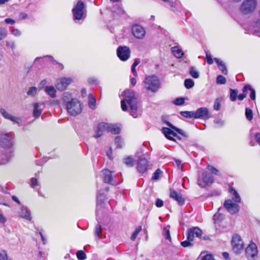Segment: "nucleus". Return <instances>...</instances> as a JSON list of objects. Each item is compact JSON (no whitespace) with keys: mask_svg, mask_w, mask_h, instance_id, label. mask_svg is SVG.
I'll list each match as a JSON object with an SVG mask.
<instances>
[{"mask_svg":"<svg viewBox=\"0 0 260 260\" xmlns=\"http://www.w3.org/2000/svg\"><path fill=\"white\" fill-rule=\"evenodd\" d=\"M220 209L219 208V210H218V211L214 214V216H213V219L214 220H218L219 219V218H220V213H219V211H220Z\"/></svg>","mask_w":260,"mask_h":260,"instance_id":"052dcab7","label":"nucleus"},{"mask_svg":"<svg viewBox=\"0 0 260 260\" xmlns=\"http://www.w3.org/2000/svg\"><path fill=\"white\" fill-rule=\"evenodd\" d=\"M96 101L92 94H89L88 95V105L92 109L95 108Z\"/></svg>","mask_w":260,"mask_h":260,"instance_id":"cd10ccee","label":"nucleus"},{"mask_svg":"<svg viewBox=\"0 0 260 260\" xmlns=\"http://www.w3.org/2000/svg\"><path fill=\"white\" fill-rule=\"evenodd\" d=\"M194 85V81L191 79H186L184 81V85L187 89L192 88Z\"/></svg>","mask_w":260,"mask_h":260,"instance_id":"7c9ffc66","label":"nucleus"},{"mask_svg":"<svg viewBox=\"0 0 260 260\" xmlns=\"http://www.w3.org/2000/svg\"><path fill=\"white\" fill-rule=\"evenodd\" d=\"M30 181H31V185H31V186L32 187H35V186L38 185V183H37L38 181H37V179L36 178H32L31 179Z\"/></svg>","mask_w":260,"mask_h":260,"instance_id":"5fc2aeb1","label":"nucleus"},{"mask_svg":"<svg viewBox=\"0 0 260 260\" xmlns=\"http://www.w3.org/2000/svg\"><path fill=\"white\" fill-rule=\"evenodd\" d=\"M171 51L174 56L177 58H181L183 55L182 49L179 46H174L172 47Z\"/></svg>","mask_w":260,"mask_h":260,"instance_id":"5701e85b","label":"nucleus"},{"mask_svg":"<svg viewBox=\"0 0 260 260\" xmlns=\"http://www.w3.org/2000/svg\"><path fill=\"white\" fill-rule=\"evenodd\" d=\"M6 45L7 47H8L12 49H14L15 46V42L14 41H7Z\"/></svg>","mask_w":260,"mask_h":260,"instance_id":"864d4df0","label":"nucleus"},{"mask_svg":"<svg viewBox=\"0 0 260 260\" xmlns=\"http://www.w3.org/2000/svg\"><path fill=\"white\" fill-rule=\"evenodd\" d=\"M117 54L120 60L126 61L130 57L131 50L127 46H119L117 49Z\"/></svg>","mask_w":260,"mask_h":260,"instance_id":"9d476101","label":"nucleus"},{"mask_svg":"<svg viewBox=\"0 0 260 260\" xmlns=\"http://www.w3.org/2000/svg\"><path fill=\"white\" fill-rule=\"evenodd\" d=\"M123 162L127 167H133L134 165V159L132 156H127L123 158Z\"/></svg>","mask_w":260,"mask_h":260,"instance_id":"bb28decb","label":"nucleus"},{"mask_svg":"<svg viewBox=\"0 0 260 260\" xmlns=\"http://www.w3.org/2000/svg\"><path fill=\"white\" fill-rule=\"evenodd\" d=\"M246 254L249 260H253L258 252L256 245L251 242L246 248Z\"/></svg>","mask_w":260,"mask_h":260,"instance_id":"ddd939ff","label":"nucleus"},{"mask_svg":"<svg viewBox=\"0 0 260 260\" xmlns=\"http://www.w3.org/2000/svg\"><path fill=\"white\" fill-rule=\"evenodd\" d=\"M208 169L209 171H210L213 174L215 175H218V171L213 166H208Z\"/></svg>","mask_w":260,"mask_h":260,"instance_id":"8fccbe9b","label":"nucleus"},{"mask_svg":"<svg viewBox=\"0 0 260 260\" xmlns=\"http://www.w3.org/2000/svg\"><path fill=\"white\" fill-rule=\"evenodd\" d=\"M230 192L233 196L232 200H227L224 202L225 208L232 214L237 213L239 211V206L241 198L237 192L233 188H230Z\"/></svg>","mask_w":260,"mask_h":260,"instance_id":"7ed1b4c3","label":"nucleus"},{"mask_svg":"<svg viewBox=\"0 0 260 260\" xmlns=\"http://www.w3.org/2000/svg\"><path fill=\"white\" fill-rule=\"evenodd\" d=\"M145 88L148 90L155 92L160 88L159 81L155 76H147L144 81Z\"/></svg>","mask_w":260,"mask_h":260,"instance_id":"39448f33","label":"nucleus"},{"mask_svg":"<svg viewBox=\"0 0 260 260\" xmlns=\"http://www.w3.org/2000/svg\"><path fill=\"white\" fill-rule=\"evenodd\" d=\"M63 104L65 105L69 114L75 116L79 115L82 111V106L80 101L73 98L72 94L68 92L63 93L62 96Z\"/></svg>","mask_w":260,"mask_h":260,"instance_id":"f03ea898","label":"nucleus"},{"mask_svg":"<svg viewBox=\"0 0 260 260\" xmlns=\"http://www.w3.org/2000/svg\"><path fill=\"white\" fill-rule=\"evenodd\" d=\"M162 132L165 137L170 140L174 141L173 137H177V134L168 127H163L162 128Z\"/></svg>","mask_w":260,"mask_h":260,"instance_id":"aec40b11","label":"nucleus"},{"mask_svg":"<svg viewBox=\"0 0 260 260\" xmlns=\"http://www.w3.org/2000/svg\"><path fill=\"white\" fill-rule=\"evenodd\" d=\"M74 20H80L86 16L85 5L81 1H78L72 10Z\"/></svg>","mask_w":260,"mask_h":260,"instance_id":"0eeeda50","label":"nucleus"},{"mask_svg":"<svg viewBox=\"0 0 260 260\" xmlns=\"http://www.w3.org/2000/svg\"><path fill=\"white\" fill-rule=\"evenodd\" d=\"M214 122L217 124H218L219 125H223L224 124V122L221 119H215L214 120Z\"/></svg>","mask_w":260,"mask_h":260,"instance_id":"680f3d73","label":"nucleus"},{"mask_svg":"<svg viewBox=\"0 0 260 260\" xmlns=\"http://www.w3.org/2000/svg\"><path fill=\"white\" fill-rule=\"evenodd\" d=\"M257 5V0H244L240 6V9L243 14H249L255 10Z\"/></svg>","mask_w":260,"mask_h":260,"instance_id":"423d86ee","label":"nucleus"},{"mask_svg":"<svg viewBox=\"0 0 260 260\" xmlns=\"http://www.w3.org/2000/svg\"><path fill=\"white\" fill-rule=\"evenodd\" d=\"M226 82V79L222 75H218L216 79V82L218 84H224Z\"/></svg>","mask_w":260,"mask_h":260,"instance_id":"37998d69","label":"nucleus"},{"mask_svg":"<svg viewBox=\"0 0 260 260\" xmlns=\"http://www.w3.org/2000/svg\"><path fill=\"white\" fill-rule=\"evenodd\" d=\"M46 93L51 98H54L56 96V90L52 86H47L44 88Z\"/></svg>","mask_w":260,"mask_h":260,"instance_id":"a878e982","label":"nucleus"},{"mask_svg":"<svg viewBox=\"0 0 260 260\" xmlns=\"http://www.w3.org/2000/svg\"><path fill=\"white\" fill-rule=\"evenodd\" d=\"M12 34L15 37H20L21 35V31L17 28H13L12 30Z\"/></svg>","mask_w":260,"mask_h":260,"instance_id":"49530a36","label":"nucleus"},{"mask_svg":"<svg viewBox=\"0 0 260 260\" xmlns=\"http://www.w3.org/2000/svg\"><path fill=\"white\" fill-rule=\"evenodd\" d=\"M14 144V135L12 133L1 134V147L10 149Z\"/></svg>","mask_w":260,"mask_h":260,"instance_id":"6e6552de","label":"nucleus"},{"mask_svg":"<svg viewBox=\"0 0 260 260\" xmlns=\"http://www.w3.org/2000/svg\"><path fill=\"white\" fill-rule=\"evenodd\" d=\"M206 57L207 62L208 64H211L213 63V60L212 59L211 55L210 54H208L207 51H206Z\"/></svg>","mask_w":260,"mask_h":260,"instance_id":"de8ad7c7","label":"nucleus"},{"mask_svg":"<svg viewBox=\"0 0 260 260\" xmlns=\"http://www.w3.org/2000/svg\"><path fill=\"white\" fill-rule=\"evenodd\" d=\"M213 181V178L209 174L205 172L203 174L201 178H199L198 183L202 187L210 185Z\"/></svg>","mask_w":260,"mask_h":260,"instance_id":"4468645a","label":"nucleus"},{"mask_svg":"<svg viewBox=\"0 0 260 260\" xmlns=\"http://www.w3.org/2000/svg\"><path fill=\"white\" fill-rule=\"evenodd\" d=\"M77 257L80 260H84L86 258L85 253L82 250L77 252Z\"/></svg>","mask_w":260,"mask_h":260,"instance_id":"e433bc0d","label":"nucleus"},{"mask_svg":"<svg viewBox=\"0 0 260 260\" xmlns=\"http://www.w3.org/2000/svg\"><path fill=\"white\" fill-rule=\"evenodd\" d=\"M5 23L6 24H14L15 23V21L14 20L11 19V18H6L4 20Z\"/></svg>","mask_w":260,"mask_h":260,"instance_id":"4d7b16f0","label":"nucleus"},{"mask_svg":"<svg viewBox=\"0 0 260 260\" xmlns=\"http://www.w3.org/2000/svg\"><path fill=\"white\" fill-rule=\"evenodd\" d=\"M180 114L184 117L186 118H194V114L193 111H181Z\"/></svg>","mask_w":260,"mask_h":260,"instance_id":"473e14b6","label":"nucleus"},{"mask_svg":"<svg viewBox=\"0 0 260 260\" xmlns=\"http://www.w3.org/2000/svg\"><path fill=\"white\" fill-rule=\"evenodd\" d=\"M1 260H13L12 258L9 256L5 251H1Z\"/></svg>","mask_w":260,"mask_h":260,"instance_id":"a19ab883","label":"nucleus"},{"mask_svg":"<svg viewBox=\"0 0 260 260\" xmlns=\"http://www.w3.org/2000/svg\"><path fill=\"white\" fill-rule=\"evenodd\" d=\"M19 216L29 221L31 219L29 212L24 207H22L21 209Z\"/></svg>","mask_w":260,"mask_h":260,"instance_id":"393cba45","label":"nucleus"},{"mask_svg":"<svg viewBox=\"0 0 260 260\" xmlns=\"http://www.w3.org/2000/svg\"><path fill=\"white\" fill-rule=\"evenodd\" d=\"M148 167V162L144 157H140L138 162V170L140 173L145 172Z\"/></svg>","mask_w":260,"mask_h":260,"instance_id":"dca6fc26","label":"nucleus"},{"mask_svg":"<svg viewBox=\"0 0 260 260\" xmlns=\"http://www.w3.org/2000/svg\"><path fill=\"white\" fill-rule=\"evenodd\" d=\"M255 139L257 143L260 145V134L257 133L255 136Z\"/></svg>","mask_w":260,"mask_h":260,"instance_id":"69168bd1","label":"nucleus"},{"mask_svg":"<svg viewBox=\"0 0 260 260\" xmlns=\"http://www.w3.org/2000/svg\"><path fill=\"white\" fill-rule=\"evenodd\" d=\"M245 115L248 120H251L253 118L252 110L249 108H246Z\"/></svg>","mask_w":260,"mask_h":260,"instance_id":"4c0bfd02","label":"nucleus"},{"mask_svg":"<svg viewBox=\"0 0 260 260\" xmlns=\"http://www.w3.org/2000/svg\"><path fill=\"white\" fill-rule=\"evenodd\" d=\"M1 114L5 118L9 119L16 123L19 124L21 122V120L20 118L12 115L3 109H1Z\"/></svg>","mask_w":260,"mask_h":260,"instance_id":"a211bd4d","label":"nucleus"},{"mask_svg":"<svg viewBox=\"0 0 260 260\" xmlns=\"http://www.w3.org/2000/svg\"><path fill=\"white\" fill-rule=\"evenodd\" d=\"M161 171L159 169H157L153 174L152 179L153 180H157L158 179Z\"/></svg>","mask_w":260,"mask_h":260,"instance_id":"a18cd8bd","label":"nucleus"},{"mask_svg":"<svg viewBox=\"0 0 260 260\" xmlns=\"http://www.w3.org/2000/svg\"><path fill=\"white\" fill-rule=\"evenodd\" d=\"M164 237L169 241H171V236L170 234V231L167 228H165L164 229V233H163Z\"/></svg>","mask_w":260,"mask_h":260,"instance_id":"79ce46f5","label":"nucleus"},{"mask_svg":"<svg viewBox=\"0 0 260 260\" xmlns=\"http://www.w3.org/2000/svg\"><path fill=\"white\" fill-rule=\"evenodd\" d=\"M37 92V88L35 86L31 87L27 92V94L29 96H35Z\"/></svg>","mask_w":260,"mask_h":260,"instance_id":"2f4dec72","label":"nucleus"},{"mask_svg":"<svg viewBox=\"0 0 260 260\" xmlns=\"http://www.w3.org/2000/svg\"><path fill=\"white\" fill-rule=\"evenodd\" d=\"M120 127L116 124L101 122L98 124L95 129V135L94 137L98 138L102 136L106 132H110L113 134H117L120 132Z\"/></svg>","mask_w":260,"mask_h":260,"instance_id":"20e7f679","label":"nucleus"},{"mask_svg":"<svg viewBox=\"0 0 260 260\" xmlns=\"http://www.w3.org/2000/svg\"><path fill=\"white\" fill-rule=\"evenodd\" d=\"M124 99L121 101V109L123 111H128L129 107V112L134 118H137L140 115L138 110L137 98L136 92L131 89H127L123 92Z\"/></svg>","mask_w":260,"mask_h":260,"instance_id":"f257e3e1","label":"nucleus"},{"mask_svg":"<svg viewBox=\"0 0 260 260\" xmlns=\"http://www.w3.org/2000/svg\"><path fill=\"white\" fill-rule=\"evenodd\" d=\"M10 153H11V151H9V152H8L6 154V155H5V160L3 162H2V161L1 160V164H5L8 161V160L9 159L10 156H11Z\"/></svg>","mask_w":260,"mask_h":260,"instance_id":"13d9d810","label":"nucleus"},{"mask_svg":"<svg viewBox=\"0 0 260 260\" xmlns=\"http://www.w3.org/2000/svg\"><path fill=\"white\" fill-rule=\"evenodd\" d=\"M247 96V93H241L238 96L239 100L242 101Z\"/></svg>","mask_w":260,"mask_h":260,"instance_id":"0e129e2a","label":"nucleus"},{"mask_svg":"<svg viewBox=\"0 0 260 260\" xmlns=\"http://www.w3.org/2000/svg\"><path fill=\"white\" fill-rule=\"evenodd\" d=\"M174 165L178 168L181 169L182 168V161L179 159H175Z\"/></svg>","mask_w":260,"mask_h":260,"instance_id":"3c124183","label":"nucleus"},{"mask_svg":"<svg viewBox=\"0 0 260 260\" xmlns=\"http://www.w3.org/2000/svg\"><path fill=\"white\" fill-rule=\"evenodd\" d=\"M222 101V98H218L215 100L213 106V108L215 110L218 111L220 110Z\"/></svg>","mask_w":260,"mask_h":260,"instance_id":"c85d7f7f","label":"nucleus"},{"mask_svg":"<svg viewBox=\"0 0 260 260\" xmlns=\"http://www.w3.org/2000/svg\"><path fill=\"white\" fill-rule=\"evenodd\" d=\"M103 174L104 175V182L107 183L113 184V183L112 182V172L108 170H104L103 171Z\"/></svg>","mask_w":260,"mask_h":260,"instance_id":"4be33fe9","label":"nucleus"},{"mask_svg":"<svg viewBox=\"0 0 260 260\" xmlns=\"http://www.w3.org/2000/svg\"><path fill=\"white\" fill-rule=\"evenodd\" d=\"M232 244L234 251L236 253H240L243 249V242L241 237L238 235H235L233 237Z\"/></svg>","mask_w":260,"mask_h":260,"instance_id":"1a4fd4ad","label":"nucleus"},{"mask_svg":"<svg viewBox=\"0 0 260 260\" xmlns=\"http://www.w3.org/2000/svg\"><path fill=\"white\" fill-rule=\"evenodd\" d=\"M166 124H167V125H168L170 127L172 128V129L175 130L177 132H178V133H179L180 134L182 135H184V132L182 130V129H179L178 128H176V127H175L174 126H173L171 123H170V122H166Z\"/></svg>","mask_w":260,"mask_h":260,"instance_id":"58836bf2","label":"nucleus"},{"mask_svg":"<svg viewBox=\"0 0 260 260\" xmlns=\"http://www.w3.org/2000/svg\"><path fill=\"white\" fill-rule=\"evenodd\" d=\"M250 91V99L254 101L255 99V90L251 87H250V89L249 90Z\"/></svg>","mask_w":260,"mask_h":260,"instance_id":"603ef678","label":"nucleus"},{"mask_svg":"<svg viewBox=\"0 0 260 260\" xmlns=\"http://www.w3.org/2000/svg\"><path fill=\"white\" fill-rule=\"evenodd\" d=\"M102 232V228H101V226L100 225H97L96 226H95V234L98 237H99L100 236V234Z\"/></svg>","mask_w":260,"mask_h":260,"instance_id":"09e8293b","label":"nucleus"},{"mask_svg":"<svg viewBox=\"0 0 260 260\" xmlns=\"http://www.w3.org/2000/svg\"><path fill=\"white\" fill-rule=\"evenodd\" d=\"M27 15L26 13H21L19 15V17L21 19H25V18H27Z\"/></svg>","mask_w":260,"mask_h":260,"instance_id":"774afa93","label":"nucleus"},{"mask_svg":"<svg viewBox=\"0 0 260 260\" xmlns=\"http://www.w3.org/2000/svg\"><path fill=\"white\" fill-rule=\"evenodd\" d=\"M194 118L208 119L210 118L209 112L207 108L202 107L194 112Z\"/></svg>","mask_w":260,"mask_h":260,"instance_id":"2eb2a0df","label":"nucleus"},{"mask_svg":"<svg viewBox=\"0 0 260 260\" xmlns=\"http://www.w3.org/2000/svg\"><path fill=\"white\" fill-rule=\"evenodd\" d=\"M202 235V231L198 227L189 229L188 232V239L193 240L194 237H200Z\"/></svg>","mask_w":260,"mask_h":260,"instance_id":"f3484780","label":"nucleus"},{"mask_svg":"<svg viewBox=\"0 0 260 260\" xmlns=\"http://www.w3.org/2000/svg\"><path fill=\"white\" fill-rule=\"evenodd\" d=\"M33 110V115L35 117H39L42 112L43 109V104L41 103H34Z\"/></svg>","mask_w":260,"mask_h":260,"instance_id":"6ab92c4d","label":"nucleus"},{"mask_svg":"<svg viewBox=\"0 0 260 260\" xmlns=\"http://www.w3.org/2000/svg\"><path fill=\"white\" fill-rule=\"evenodd\" d=\"M73 82L71 78H61L57 80L56 87L60 91L65 90L68 85Z\"/></svg>","mask_w":260,"mask_h":260,"instance_id":"f8f14e48","label":"nucleus"},{"mask_svg":"<svg viewBox=\"0 0 260 260\" xmlns=\"http://www.w3.org/2000/svg\"><path fill=\"white\" fill-rule=\"evenodd\" d=\"M132 31L134 36L138 39H143L146 34L145 29L138 24L132 26Z\"/></svg>","mask_w":260,"mask_h":260,"instance_id":"9b49d317","label":"nucleus"},{"mask_svg":"<svg viewBox=\"0 0 260 260\" xmlns=\"http://www.w3.org/2000/svg\"><path fill=\"white\" fill-rule=\"evenodd\" d=\"M164 205V202L160 199H157L155 203V205L157 207H161Z\"/></svg>","mask_w":260,"mask_h":260,"instance_id":"6e6d98bb","label":"nucleus"},{"mask_svg":"<svg viewBox=\"0 0 260 260\" xmlns=\"http://www.w3.org/2000/svg\"><path fill=\"white\" fill-rule=\"evenodd\" d=\"M251 86L249 85H245L243 89V93H247V90H250Z\"/></svg>","mask_w":260,"mask_h":260,"instance_id":"e2e57ef3","label":"nucleus"},{"mask_svg":"<svg viewBox=\"0 0 260 260\" xmlns=\"http://www.w3.org/2000/svg\"><path fill=\"white\" fill-rule=\"evenodd\" d=\"M141 230H142V229H141V227H140V226L138 227V228H137L135 230V231L133 232V233L132 234L131 237V239L132 241H135L136 240L138 235L140 232Z\"/></svg>","mask_w":260,"mask_h":260,"instance_id":"f704fd0d","label":"nucleus"},{"mask_svg":"<svg viewBox=\"0 0 260 260\" xmlns=\"http://www.w3.org/2000/svg\"><path fill=\"white\" fill-rule=\"evenodd\" d=\"M170 197L176 200L179 204H182L184 203V200L181 194L177 193L174 190H171L170 191Z\"/></svg>","mask_w":260,"mask_h":260,"instance_id":"412c9836","label":"nucleus"},{"mask_svg":"<svg viewBox=\"0 0 260 260\" xmlns=\"http://www.w3.org/2000/svg\"><path fill=\"white\" fill-rule=\"evenodd\" d=\"M238 92L236 90L230 89V99L232 101H235L237 99Z\"/></svg>","mask_w":260,"mask_h":260,"instance_id":"72a5a7b5","label":"nucleus"},{"mask_svg":"<svg viewBox=\"0 0 260 260\" xmlns=\"http://www.w3.org/2000/svg\"><path fill=\"white\" fill-rule=\"evenodd\" d=\"M192 240L188 239V236L187 235V240L181 242V245L184 247H187L191 245V242Z\"/></svg>","mask_w":260,"mask_h":260,"instance_id":"ea45409f","label":"nucleus"},{"mask_svg":"<svg viewBox=\"0 0 260 260\" xmlns=\"http://www.w3.org/2000/svg\"><path fill=\"white\" fill-rule=\"evenodd\" d=\"M202 260H215V259L213 258L212 255L207 254L203 257Z\"/></svg>","mask_w":260,"mask_h":260,"instance_id":"bf43d9fd","label":"nucleus"},{"mask_svg":"<svg viewBox=\"0 0 260 260\" xmlns=\"http://www.w3.org/2000/svg\"><path fill=\"white\" fill-rule=\"evenodd\" d=\"M136 67H134L133 66H132V72L133 75L135 77H136L137 76V73L135 69Z\"/></svg>","mask_w":260,"mask_h":260,"instance_id":"338daca9","label":"nucleus"},{"mask_svg":"<svg viewBox=\"0 0 260 260\" xmlns=\"http://www.w3.org/2000/svg\"><path fill=\"white\" fill-rule=\"evenodd\" d=\"M189 74L190 76L194 78H198L199 74L196 69L193 67H191L189 70Z\"/></svg>","mask_w":260,"mask_h":260,"instance_id":"c756f323","label":"nucleus"},{"mask_svg":"<svg viewBox=\"0 0 260 260\" xmlns=\"http://www.w3.org/2000/svg\"><path fill=\"white\" fill-rule=\"evenodd\" d=\"M214 60L217 63L218 68L222 71V73L226 75L228 74V70L225 63L222 60L217 58H215Z\"/></svg>","mask_w":260,"mask_h":260,"instance_id":"b1692460","label":"nucleus"},{"mask_svg":"<svg viewBox=\"0 0 260 260\" xmlns=\"http://www.w3.org/2000/svg\"><path fill=\"white\" fill-rule=\"evenodd\" d=\"M184 103V99L183 98H179L174 101V104L176 105H182Z\"/></svg>","mask_w":260,"mask_h":260,"instance_id":"c03bdc74","label":"nucleus"},{"mask_svg":"<svg viewBox=\"0 0 260 260\" xmlns=\"http://www.w3.org/2000/svg\"><path fill=\"white\" fill-rule=\"evenodd\" d=\"M115 144L116 145L117 148H121L123 146V143L122 139L120 137H116L115 139Z\"/></svg>","mask_w":260,"mask_h":260,"instance_id":"c9c22d12","label":"nucleus"}]
</instances>
